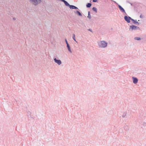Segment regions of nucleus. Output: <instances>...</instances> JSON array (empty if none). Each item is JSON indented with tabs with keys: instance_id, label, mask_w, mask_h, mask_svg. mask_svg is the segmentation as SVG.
<instances>
[{
	"instance_id": "obj_15",
	"label": "nucleus",
	"mask_w": 146,
	"mask_h": 146,
	"mask_svg": "<svg viewBox=\"0 0 146 146\" xmlns=\"http://www.w3.org/2000/svg\"><path fill=\"white\" fill-rule=\"evenodd\" d=\"M126 114H127L126 113H125V112L122 115V117L124 118V117H125V116H126Z\"/></svg>"
},
{
	"instance_id": "obj_7",
	"label": "nucleus",
	"mask_w": 146,
	"mask_h": 146,
	"mask_svg": "<svg viewBox=\"0 0 146 146\" xmlns=\"http://www.w3.org/2000/svg\"><path fill=\"white\" fill-rule=\"evenodd\" d=\"M118 7L119 9L122 11L123 13H125L126 15H127V14L125 12V10L120 5H118Z\"/></svg>"
},
{
	"instance_id": "obj_3",
	"label": "nucleus",
	"mask_w": 146,
	"mask_h": 146,
	"mask_svg": "<svg viewBox=\"0 0 146 146\" xmlns=\"http://www.w3.org/2000/svg\"><path fill=\"white\" fill-rule=\"evenodd\" d=\"M129 29L131 31H133V30H135L139 29V28L138 27L134 25H132L129 26Z\"/></svg>"
},
{
	"instance_id": "obj_14",
	"label": "nucleus",
	"mask_w": 146,
	"mask_h": 146,
	"mask_svg": "<svg viewBox=\"0 0 146 146\" xmlns=\"http://www.w3.org/2000/svg\"><path fill=\"white\" fill-rule=\"evenodd\" d=\"M134 39L137 40H141V38L139 37H135L134 38Z\"/></svg>"
},
{
	"instance_id": "obj_10",
	"label": "nucleus",
	"mask_w": 146,
	"mask_h": 146,
	"mask_svg": "<svg viewBox=\"0 0 146 146\" xmlns=\"http://www.w3.org/2000/svg\"><path fill=\"white\" fill-rule=\"evenodd\" d=\"M67 47L68 48V51L71 53H72V51L71 50L69 44L67 45Z\"/></svg>"
},
{
	"instance_id": "obj_1",
	"label": "nucleus",
	"mask_w": 146,
	"mask_h": 146,
	"mask_svg": "<svg viewBox=\"0 0 146 146\" xmlns=\"http://www.w3.org/2000/svg\"><path fill=\"white\" fill-rule=\"evenodd\" d=\"M98 47L100 48H105L108 46V43L105 40H99L97 42Z\"/></svg>"
},
{
	"instance_id": "obj_12",
	"label": "nucleus",
	"mask_w": 146,
	"mask_h": 146,
	"mask_svg": "<svg viewBox=\"0 0 146 146\" xmlns=\"http://www.w3.org/2000/svg\"><path fill=\"white\" fill-rule=\"evenodd\" d=\"M87 17L89 19H90L91 18V16L90 15V12L89 11L88 12V16Z\"/></svg>"
},
{
	"instance_id": "obj_28",
	"label": "nucleus",
	"mask_w": 146,
	"mask_h": 146,
	"mask_svg": "<svg viewBox=\"0 0 146 146\" xmlns=\"http://www.w3.org/2000/svg\"><path fill=\"white\" fill-rule=\"evenodd\" d=\"M73 39L76 42H77V41H76V40L75 39V38L74 39Z\"/></svg>"
},
{
	"instance_id": "obj_23",
	"label": "nucleus",
	"mask_w": 146,
	"mask_h": 146,
	"mask_svg": "<svg viewBox=\"0 0 146 146\" xmlns=\"http://www.w3.org/2000/svg\"><path fill=\"white\" fill-rule=\"evenodd\" d=\"M62 2H63L64 3H65V2L66 1L65 0H62Z\"/></svg>"
},
{
	"instance_id": "obj_4",
	"label": "nucleus",
	"mask_w": 146,
	"mask_h": 146,
	"mask_svg": "<svg viewBox=\"0 0 146 146\" xmlns=\"http://www.w3.org/2000/svg\"><path fill=\"white\" fill-rule=\"evenodd\" d=\"M124 19L125 20L127 23H130V19H131V17L129 16H125L124 17Z\"/></svg>"
},
{
	"instance_id": "obj_27",
	"label": "nucleus",
	"mask_w": 146,
	"mask_h": 146,
	"mask_svg": "<svg viewBox=\"0 0 146 146\" xmlns=\"http://www.w3.org/2000/svg\"><path fill=\"white\" fill-rule=\"evenodd\" d=\"M73 39L76 42H77V41H76V40L75 39V38L74 39Z\"/></svg>"
},
{
	"instance_id": "obj_29",
	"label": "nucleus",
	"mask_w": 146,
	"mask_h": 146,
	"mask_svg": "<svg viewBox=\"0 0 146 146\" xmlns=\"http://www.w3.org/2000/svg\"><path fill=\"white\" fill-rule=\"evenodd\" d=\"M13 20H15V18H13Z\"/></svg>"
},
{
	"instance_id": "obj_5",
	"label": "nucleus",
	"mask_w": 146,
	"mask_h": 146,
	"mask_svg": "<svg viewBox=\"0 0 146 146\" xmlns=\"http://www.w3.org/2000/svg\"><path fill=\"white\" fill-rule=\"evenodd\" d=\"M54 60L55 62L58 65H60L62 64V62L60 60H57L55 58L54 59Z\"/></svg>"
},
{
	"instance_id": "obj_19",
	"label": "nucleus",
	"mask_w": 146,
	"mask_h": 146,
	"mask_svg": "<svg viewBox=\"0 0 146 146\" xmlns=\"http://www.w3.org/2000/svg\"><path fill=\"white\" fill-rule=\"evenodd\" d=\"M65 41L67 45L69 44L66 39H65Z\"/></svg>"
},
{
	"instance_id": "obj_11",
	"label": "nucleus",
	"mask_w": 146,
	"mask_h": 146,
	"mask_svg": "<svg viewBox=\"0 0 146 146\" xmlns=\"http://www.w3.org/2000/svg\"><path fill=\"white\" fill-rule=\"evenodd\" d=\"M133 23L134 24H136L137 25H139L140 23H138L136 20H134L133 21Z\"/></svg>"
},
{
	"instance_id": "obj_9",
	"label": "nucleus",
	"mask_w": 146,
	"mask_h": 146,
	"mask_svg": "<svg viewBox=\"0 0 146 146\" xmlns=\"http://www.w3.org/2000/svg\"><path fill=\"white\" fill-rule=\"evenodd\" d=\"M74 13L77 14V15L80 16H82V15L81 13L78 11H74Z\"/></svg>"
},
{
	"instance_id": "obj_2",
	"label": "nucleus",
	"mask_w": 146,
	"mask_h": 146,
	"mask_svg": "<svg viewBox=\"0 0 146 146\" xmlns=\"http://www.w3.org/2000/svg\"><path fill=\"white\" fill-rule=\"evenodd\" d=\"M29 1H31L35 6H36L39 4L41 2V0H29Z\"/></svg>"
},
{
	"instance_id": "obj_17",
	"label": "nucleus",
	"mask_w": 146,
	"mask_h": 146,
	"mask_svg": "<svg viewBox=\"0 0 146 146\" xmlns=\"http://www.w3.org/2000/svg\"><path fill=\"white\" fill-rule=\"evenodd\" d=\"M64 3L65 4V5L69 7L70 5L66 1Z\"/></svg>"
},
{
	"instance_id": "obj_22",
	"label": "nucleus",
	"mask_w": 146,
	"mask_h": 146,
	"mask_svg": "<svg viewBox=\"0 0 146 146\" xmlns=\"http://www.w3.org/2000/svg\"><path fill=\"white\" fill-rule=\"evenodd\" d=\"M130 20H131L133 22L134 21V19H133L131 17V19H130Z\"/></svg>"
},
{
	"instance_id": "obj_13",
	"label": "nucleus",
	"mask_w": 146,
	"mask_h": 146,
	"mask_svg": "<svg viewBox=\"0 0 146 146\" xmlns=\"http://www.w3.org/2000/svg\"><path fill=\"white\" fill-rule=\"evenodd\" d=\"M92 5V4L91 3H88L86 5V7L88 8H89L91 7Z\"/></svg>"
},
{
	"instance_id": "obj_26",
	"label": "nucleus",
	"mask_w": 146,
	"mask_h": 146,
	"mask_svg": "<svg viewBox=\"0 0 146 146\" xmlns=\"http://www.w3.org/2000/svg\"><path fill=\"white\" fill-rule=\"evenodd\" d=\"M140 18H143V16H142L141 15L140 16Z\"/></svg>"
},
{
	"instance_id": "obj_25",
	"label": "nucleus",
	"mask_w": 146,
	"mask_h": 146,
	"mask_svg": "<svg viewBox=\"0 0 146 146\" xmlns=\"http://www.w3.org/2000/svg\"><path fill=\"white\" fill-rule=\"evenodd\" d=\"M143 124L144 125H145H145H146V123H143Z\"/></svg>"
},
{
	"instance_id": "obj_24",
	"label": "nucleus",
	"mask_w": 146,
	"mask_h": 146,
	"mask_svg": "<svg viewBox=\"0 0 146 146\" xmlns=\"http://www.w3.org/2000/svg\"><path fill=\"white\" fill-rule=\"evenodd\" d=\"M88 30L92 32V30H91L90 29H88Z\"/></svg>"
},
{
	"instance_id": "obj_6",
	"label": "nucleus",
	"mask_w": 146,
	"mask_h": 146,
	"mask_svg": "<svg viewBox=\"0 0 146 146\" xmlns=\"http://www.w3.org/2000/svg\"><path fill=\"white\" fill-rule=\"evenodd\" d=\"M133 82L134 84H136L138 82V80L137 78L132 77Z\"/></svg>"
},
{
	"instance_id": "obj_16",
	"label": "nucleus",
	"mask_w": 146,
	"mask_h": 146,
	"mask_svg": "<svg viewBox=\"0 0 146 146\" xmlns=\"http://www.w3.org/2000/svg\"><path fill=\"white\" fill-rule=\"evenodd\" d=\"M92 10H93V11H94L96 13H97V9L96 7H93L92 8Z\"/></svg>"
},
{
	"instance_id": "obj_20",
	"label": "nucleus",
	"mask_w": 146,
	"mask_h": 146,
	"mask_svg": "<svg viewBox=\"0 0 146 146\" xmlns=\"http://www.w3.org/2000/svg\"><path fill=\"white\" fill-rule=\"evenodd\" d=\"M127 2L128 3H129L131 6H133V5L131 3L129 2V1H127Z\"/></svg>"
},
{
	"instance_id": "obj_8",
	"label": "nucleus",
	"mask_w": 146,
	"mask_h": 146,
	"mask_svg": "<svg viewBox=\"0 0 146 146\" xmlns=\"http://www.w3.org/2000/svg\"><path fill=\"white\" fill-rule=\"evenodd\" d=\"M69 7L70 9H78V7L73 5H70Z\"/></svg>"
},
{
	"instance_id": "obj_18",
	"label": "nucleus",
	"mask_w": 146,
	"mask_h": 146,
	"mask_svg": "<svg viewBox=\"0 0 146 146\" xmlns=\"http://www.w3.org/2000/svg\"><path fill=\"white\" fill-rule=\"evenodd\" d=\"M72 38H73V39H74L75 38V35L74 34H73Z\"/></svg>"
},
{
	"instance_id": "obj_21",
	"label": "nucleus",
	"mask_w": 146,
	"mask_h": 146,
	"mask_svg": "<svg viewBox=\"0 0 146 146\" xmlns=\"http://www.w3.org/2000/svg\"><path fill=\"white\" fill-rule=\"evenodd\" d=\"M93 1L94 2H96L97 1V0H93Z\"/></svg>"
}]
</instances>
